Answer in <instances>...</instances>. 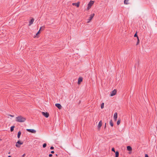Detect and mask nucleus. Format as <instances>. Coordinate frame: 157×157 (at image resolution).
I'll return each instance as SVG.
<instances>
[{
  "label": "nucleus",
  "instance_id": "nucleus-1",
  "mask_svg": "<svg viewBox=\"0 0 157 157\" xmlns=\"http://www.w3.org/2000/svg\"><path fill=\"white\" fill-rule=\"evenodd\" d=\"M25 120V118L21 116H18L16 118V121L19 122H24Z\"/></svg>",
  "mask_w": 157,
  "mask_h": 157
},
{
  "label": "nucleus",
  "instance_id": "nucleus-2",
  "mask_svg": "<svg viewBox=\"0 0 157 157\" xmlns=\"http://www.w3.org/2000/svg\"><path fill=\"white\" fill-rule=\"evenodd\" d=\"M23 144V142L19 140L16 143L15 146L17 147H21V145L22 144Z\"/></svg>",
  "mask_w": 157,
  "mask_h": 157
},
{
  "label": "nucleus",
  "instance_id": "nucleus-3",
  "mask_svg": "<svg viewBox=\"0 0 157 157\" xmlns=\"http://www.w3.org/2000/svg\"><path fill=\"white\" fill-rule=\"evenodd\" d=\"M42 113L44 116L46 118H48L49 116V114L48 113L43 112Z\"/></svg>",
  "mask_w": 157,
  "mask_h": 157
},
{
  "label": "nucleus",
  "instance_id": "nucleus-4",
  "mask_svg": "<svg viewBox=\"0 0 157 157\" xmlns=\"http://www.w3.org/2000/svg\"><path fill=\"white\" fill-rule=\"evenodd\" d=\"M117 90H116L114 89L113 91H112L110 93V96H113L115 95L116 93Z\"/></svg>",
  "mask_w": 157,
  "mask_h": 157
},
{
  "label": "nucleus",
  "instance_id": "nucleus-5",
  "mask_svg": "<svg viewBox=\"0 0 157 157\" xmlns=\"http://www.w3.org/2000/svg\"><path fill=\"white\" fill-rule=\"evenodd\" d=\"M26 130L29 132L33 133H35L36 132V131L33 129H27Z\"/></svg>",
  "mask_w": 157,
  "mask_h": 157
},
{
  "label": "nucleus",
  "instance_id": "nucleus-6",
  "mask_svg": "<svg viewBox=\"0 0 157 157\" xmlns=\"http://www.w3.org/2000/svg\"><path fill=\"white\" fill-rule=\"evenodd\" d=\"M94 3V1L91 0L89 2V9L91 8V6L93 5Z\"/></svg>",
  "mask_w": 157,
  "mask_h": 157
},
{
  "label": "nucleus",
  "instance_id": "nucleus-7",
  "mask_svg": "<svg viewBox=\"0 0 157 157\" xmlns=\"http://www.w3.org/2000/svg\"><path fill=\"white\" fill-rule=\"evenodd\" d=\"M55 106L57 107L59 109H62V106L59 103H56L55 104Z\"/></svg>",
  "mask_w": 157,
  "mask_h": 157
},
{
  "label": "nucleus",
  "instance_id": "nucleus-8",
  "mask_svg": "<svg viewBox=\"0 0 157 157\" xmlns=\"http://www.w3.org/2000/svg\"><path fill=\"white\" fill-rule=\"evenodd\" d=\"M82 81V78L81 77H79L78 80V83L80 84L81 82Z\"/></svg>",
  "mask_w": 157,
  "mask_h": 157
},
{
  "label": "nucleus",
  "instance_id": "nucleus-9",
  "mask_svg": "<svg viewBox=\"0 0 157 157\" xmlns=\"http://www.w3.org/2000/svg\"><path fill=\"white\" fill-rule=\"evenodd\" d=\"M94 15H95L94 13H93L91 14L90 15V17L89 18V22L93 18V17L94 16Z\"/></svg>",
  "mask_w": 157,
  "mask_h": 157
},
{
  "label": "nucleus",
  "instance_id": "nucleus-10",
  "mask_svg": "<svg viewBox=\"0 0 157 157\" xmlns=\"http://www.w3.org/2000/svg\"><path fill=\"white\" fill-rule=\"evenodd\" d=\"M34 20V19L33 18H32L30 21L29 22V26H30L33 23V21Z\"/></svg>",
  "mask_w": 157,
  "mask_h": 157
},
{
  "label": "nucleus",
  "instance_id": "nucleus-11",
  "mask_svg": "<svg viewBox=\"0 0 157 157\" xmlns=\"http://www.w3.org/2000/svg\"><path fill=\"white\" fill-rule=\"evenodd\" d=\"M117 113H114V117H113L114 119V120L115 121H116L117 120Z\"/></svg>",
  "mask_w": 157,
  "mask_h": 157
},
{
  "label": "nucleus",
  "instance_id": "nucleus-12",
  "mask_svg": "<svg viewBox=\"0 0 157 157\" xmlns=\"http://www.w3.org/2000/svg\"><path fill=\"white\" fill-rule=\"evenodd\" d=\"M80 2H78L77 3H73L72 4L73 6H75L77 7H78L79 5Z\"/></svg>",
  "mask_w": 157,
  "mask_h": 157
},
{
  "label": "nucleus",
  "instance_id": "nucleus-13",
  "mask_svg": "<svg viewBox=\"0 0 157 157\" xmlns=\"http://www.w3.org/2000/svg\"><path fill=\"white\" fill-rule=\"evenodd\" d=\"M102 126V121H100V122L99 123L98 126V128H100Z\"/></svg>",
  "mask_w": 157,
  "mask_h": 157
},
{
  "label": "nucleus",
  "instance_id": "nucleus-14",
  "mask_svg": "<svg viewBox=\"0 0 157 157\" xmlns=\"http://www.w3.org/2000/svg\"><path fill=\"white\" fill-rule=\"evenodd\" d=\"M127 149L128 151H131L132 150V147L129 146H127Z\"/></svg>",
  "mask_w": 157,
  "mask_h": 157
},
{
  "label": "nucleus",
  "instance_id": "nucleus-15",
  "mask_svg": "<svg viewBox=\"0 0 157 157\" xmlns=\"http://www.w3.org/2000/svg\"><path fill=\"white\" fill-rule=\"evenodd\" d=\"M115 153V157H118L119 155V153L118 151H116Z\"/></svg>",
  "mask_w": 157,
  "mask_h": 157
},
{
  "label": "nucleus",
  "instance_id": "nucleus-16",
  "mask_svg": "<svg viewBox=\"0 0 157 157\" xmlns=\"http://www.w3.org/2000/svg\"><path fill=\"white\" fill-rule=\"evenodd\" d=\"M109 124L111 126L113 127V124L112 120H111L109 122Z\"/></svg>",
  "mask_w": 157,
  "mask_h": 157
},
{
  "label": "nucleus",
  "instance_id": "nucleus-17",
  "mask_svg": "<svg viewBox=\"0 0 157 157\" xmlns=\"http://www.w3.org/2000/svg\"><path fill=\"white\" fill-rule=\"evenodd\" d=\"M129 1V0H124V3L125 4H129V3L128 2Z\"/></svg>",
  "mask_w": 157,
  "mask_h": 157
},
{
  "label": "nucleus",
  "instance_id": "nucleus-18",
  "mask_svg": "<svg viewBox=\"0 0 157 157\" xmlns=\"http://www.w3.org/2000/svg\"><path fill=\"white\" fill-rule=\"evenodd\" d=\"M21 132L20 131H19L17 134V137H20L21 136Z\"/></svg>",
  "mask_w": 157,
  "mask_h": 157
},
{
  "label": "nucleus",
  "instance_id": "nucleus-19",
  "mask_svg": "<svg viewBox=\"0 0 157 157\" xmlns=\"http://www.w3.org/2000/svg\"><path fill=\"white\" fill-rule=\"evenodd\" d=\"M14 128V126H12L11 127L10 129L11 132H13V131Z\"/></svg>",
  "mask_w": 157,
  "mask_h": 157
},
{
  "label": "nucleus",
  "instance_id": "nucleus-20",
  "mask_svg": "<svg viewBox=\"0 0 157 157\" xmlns=\"http://www.w3.org/2000/svg\"><path fill=\"white\" fill-rule=\"evenodd\" d=\"M44 26H41L40 27V31L41 30H43L44 29Z\"/></svg>",
  "mask_w": 157,
  "mask_h": 157
},
{
  "label": "nucleus",
  "instance_id": "nucleus-21",
  "mask_svg": "<svg viewBox=\"0 0 157 157\" xmlns=\"http://www.w3.org/2000/svg\"><path fill=\"white\" fill-rule=\"evenodd\" d=\"M139 43H140V40H139V38H137V42L136 45H138L139 44Z\"/></svg>",
  "mask_w": 157,
  "mask_h": 157
},
{
  "label": "nucleus",
  "instance_id": "nucleus-22",
  "mask_svg": "<svg viewBox=\"0 0 157 157\" xmlns=\"http://www.w3.org/2000/svg\"><path fill=\"white\" fill-rule=\"evenodd\" d=\"M47 146V144L46 143H44L43 145V148Z\"/></svg>",
  "mask_w": 157,
  "mask_h": 157
},
{
  "label": "nucleus",
  "instance_id": "nucleus-23",
  "mask_svg": "<svg viewBox=\"0 0 157 157\" xmlns=\"http://www.w3.org/2000/svg\"><path fill=\"white\" fill-rule=\"evenodd\" d=\"M104 107V103H102L101 104V109H103Z\"/></svg>",
  "mask_w": 157,
  "mask_h": 157
},
{
  "label": "nucleus",
  "instance_id": "nucleus-24",
  "mask_svg": "<svg viewBox=\"0 0 157 157\" xmlns=\"http://www.w3.org/2000/svg\"><path fill=\"white\" fill-rule=\"evenodd\" d=\"M137 32H136V33L134 35V37H137V38H139L137 34Z\"/></svg>",
  "mask_w": 157,
  "mask_h": 157
},
{
  "label": "nucleus",
  "instance_id": "nucleus-25",
  "mask_svg": "<svg viewBox=\"0 0 157 157\" xmlns=\"http://www.w3.org/2000/svg\"><path fill=\"white\" fill-rule=\"evenodd\" d=\"M111 150L112 151H113L114 152H116L115 151V148L114 147H113L112 148Z\"/></svg>",
  "mask_w": 157,
  "mask_h": 157
},
{
  "label": "nucleus",
  "instance_id": "nucleus-26",
  "mask_svg": "<svg viewBox=\"0 0 157 157\" xmlns=\"http://www.w3.org/2000/svg\"><path fill=\"white\" fill-rule=\"evenodd\" d=\"M120 120H118L117 122V125H118L120 124Z\"/></svg>",
  "mask_w": 157,
  "mask_h": 157
},
{
  "label": "nucleus",
  "instance_id": "nucleus-27",
  "mask_svg": "<svg viewBox=\"0 0 157 157\" xmlns=\"http://www.w3.org/2000/svg\"><path fill=\"white\" fill-rule=\"evenodd\" d=\"M40 30H39L38 32L36 34V35L37 36V35L39 34L40 33Z\"/></svg>",
  "mask_w": 157,
  "mask_h": 157
},
{
  "label": "nucleus",
  "instance_id": "nucleus-28",
  "mask_svg": "<svg viewBox=\"0 0 157 157\" xmlns=\"http://www.w3.org/2000/svg\"><path fill=\"white\" fill-rule=\"evenodd\" d=\"M50 149L51 150H52V149H54V147H53V146H51V147H50Z\"/></svg>",
  "mask_w": 157,
  "mask_h": 157
},
{
  "label": "nucleus",
  "instance_id": "nucleus-29",
  "mask_svg": "<svg viewBox=\"0 0 157 157\" xmlns=\"http://www.w3.org/2000/svg\"><path fill=\"white\" fill-rule=\"evenodd\" d=\"M52 154H50L49 155V157H52Z\"/></svg>",
  "mask_w": 157,
  "mask_h": 157
},
{
  "label": "nucleus",
  "instance_id": "nucleus-30",
  "mask_svg": "<svg viewBox=\"0 0 157 157\" xmlns=\"http://www.w3.org/2000/svg\"><path fill=\"white\" fill-rule=\"evenodd\" d=\"M145 157H149L148 155L147 154H145Z\"/></svg>",
  "mask_w": 157,
  "mask_h": 157
},
{
  "label": "nucleus",
  "instance_id": "nucleus-31",
  "mask_svg": "<svg viewBox=\"0 0 157 157\" xmlns=\"http://www.w3.org/2000/svg\"><path fill=\"white\" fill-rule=\"evenodd\" d=\"M51 153L52 154H54V151H52Z\"/></svg>",
  "mask_w": 157,
  "mask_h": 157
},
{
  "label": "nucleus",
  "instance_id": "nucleus-32",
  "mask_svg": "<svg viewBox=\"0 0 157 157\" xmlns=\"http://www.w3.org/2000/svg\"><path fill=\"white\" fill-rule=\"evenodd\" d=\"M87 10H88V4H87Z\"/></svg>",
  "mask_w": 157,
  "mask_h": 157
},
{
  "label": "nucleus",
  "instance_id": "nucleus-33",
  "mask_svg": "<svg viewBox=\"0 0 157 157\" xmlns=\"http://www.w3.org/2000/svg\"><path fill=\"white\" fill-rule=\"evenodd\" d=\"M9 116L12 117H14V116L13 115H9Z\"/></svg>",
  "mask_w": 157,
  "mask_h": 157
},
{
  "label": "nucleus",
  "instance_id": "nucleus-34",
  "mask_svg": "<svg viewBox=\"0 0 157 157\" xmlns=\"http://www.w3.org/2000/svg\"><path fill=\"white\" fill-rule=\"evenodd\" d=\"M106 123H105V126H104V128H106Z\"/></svg>",
  "mask_w": 157,
  "mask_h": 157
},
{
  "label": "nucleus",
  "instance_id": "nucleus-35",
  "mask_svg": "<svg viewBox=\"0 0 157 157\" xmlns=\"http://www.w3.org/2000/svg\"><path fill=\"white\" fill-rule=\"evenodd\" d=\"M25 154H24L22 155V157H24L25 156Z\"/></svg>",
  "mask_w": 157,
  "mask_h": 157
},
{
  "label": "nucleus",
  "instance_id": "nucleus-36",
  "mask_svg": "<svg viewBox=\"0 0 157 157\" xmlns=\"http://www.w3.org/2000/svg\"><path fill=\"white\" fill-rule=\"evenodd\" d=\"M8 157H11V156L10 155H9L8 156Z\"/></svg>",
  "mask_w": 157,
  "mask_h": 157
},
{
  "label": "nucleus",
  "instance_id": "nucleus-37",
  "mask_svg": "<svg viewBox=\"0 0 157 157\" xmlns=\"http://www.w3.org/2000/svg\"><path fill=\"white\" fill-rule=\"evenodd\" d=\"M2 140L1 139H0V141H1Z\"/></svg>",
  "mask_w": 157,
  "mask_h": 157
},
{
  "label": "nucleus",
  "instance_id": "nucleus-38",
  "mask_svg": "<svg viewBox=\"0 0 157 157\" xmlns=\"http://www.w3.org/2000/svg\"><path fill=\"white\" fill-rule=\"evenodd\" d=\"M10 154V152H9L8 153V154Z\"/></svg>",
  "mask_w": 157,
  "mask_h": 157
},
{
  "label": "nucleus",
  "instance_id": "nucleus-39",
  "mask_svg": "<svg viewBox=\"0 0 157 157\" xmlns=\"http://www.w3.org/2000/svg\"><path fill=\"white\" fill-rule=\"evenodd\" d=\"M56 155L57 156V154H56Z\"/></svg>",
  "mask_w": 157,
  "mask_h": 157
}]
</instances>
